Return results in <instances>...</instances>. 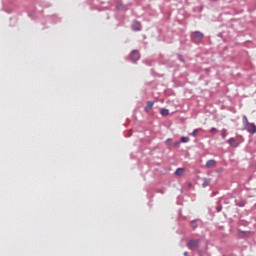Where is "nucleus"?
<instances>
[{"mask_svg": "<svg viewBox=\"0 0 256 256\" xmlns=\"http://www.w3.org/2000/svg\"><path fill=\"white\" fill-rule=\"evenodd\" d=\"M204 37L205 34H203L201 31H194L190 34V39L195 45H201Z\"/></svg>", "mask_w": 256, "mask_h": 256, "instance_id": "obj_1", "label": "nucleus"}, {"mask_svg": "<svg viewBox=\"0 0 256 256\" xmlns=\"http://www.w3.org/2000/svg\"><path fill=\"white\" fill-rule=\"evenodd\" d=\"M130 59L132 63H137V61L141 59V54L139 53V50H132L130 53Z\"/></svg>", "mask_w": 256, "mask_h": 256, "instance_id": "obj_2", "label": "nucleus"}, {"mask_svg": "<svg viewBox=\"0 0 256 256\" xmlns=\"http://www.w3.org/2000/svg\"><path fill=\"white\" fill-rule=\"evenodd\" d=\"M243 129L248 131V133H251V135H255V133H256V125H255V123H250L246 127H244Z\"/></svg>", "mask_w": 256, "mask_h": 256, "instance_id": "obj_3", "label": "nucleus"}, {"mask_svg": "<svg viewBox=\"0 0 256 256\" xmlns=\"http://www.w3.org/2000/svg\"><path fill=\"white\" fill-rule=\"evenodd\" d=\"M199 243H201V240H190L187 244L188 249H191L192 247H199Z\"/></svg>", "mask_w": 256, "mask_h": 256, "instance_id": "obj_4", "label": "nucleus"}, {"mask_svg": "<svg viewBox=\"0 0 256 256\" xmlns=\"http://www.w3.org/2000/svg\"><path fill=\"white\" fill-rule=\"evenodd\" d=\"M226 143H228V145H230V147H238L240 145L239 142H237V139L235 138H230L228 140H226Z\"/></svg>", "mask_w": 256, "mask_h": 256, "instance_id": "obj_5", "label": "nucleus"}, {"mask_svg": "<svg viewBox=\"0 0 256 256\" xmlns=\"http://www.w3.org/2000/svg\"><path fill=\"white\" fill-rule=\"evenodd\" d=\"M141 29H143V27L141 26V22L134 21L132 23V31H141Z\"/></svg>", "mask_w": 256, "mask_h": 256, "instance_id": "obj_6", "label": "nucleus"}, {"mask_svg": "<svg viewBox=\"0 0 256 256\" xmlns=\"http://www.w3.org/2000/svg\"><path fill=\"white\" fill-rule=\"evenodd\" d=\"M215 165H217V161H215V159H211L206 162L205 167L207 169H213Z\"/></svg>", "mask_w": 256, "mask_h": 256, "instance_id": "obj_7", "label": "nucleus"}, {"mask_svg": "<svg viewBox=\"0 0 256 256\" xmlns=\"http://www.w3.org/2000/svg\"><path fill=\"white\" fill-rule=\"evenodd\" d=\"M250 235V231L238 230V237H240L241 239H243V237H249Z\"/></svg>", "mask_w": 256, "mask_h": 256, "instance_id": "obj_8", "label": "nucleus"}, {"mask_svg": "<svg viewBox=\"0 0 256 256\" xmlns=\"http://www.w3.org/2000/svg\"><path fill=\"white\" fill-rule=\"evenodd\" d=\"M153 105H155V102L148 101L145 108H144V111H151L153 109Z\"/></svg>", "mask_w": 256, "mask_h": 256, "instance_id": "obj_9", "label": "nucleus"}, {"mask_svg": "<svg viewBox=\"0 0 256 256\" xmlns=\"http://www.w3.org/2000/svg\"><path fill=\"white\" fill-rule=\"evenodd\" d=\"M211 185V178H203L202 187L205 189V187H209Z\"/></svg>", "mask_w": 256, "mask_h": 256, "instance_id": "obj_10", "label": "nucleus"}, {"mask_svg": "<svg viewBox=\"0 0 256 256\" xmlns=\"http://www.w3.org/2000/svg\"><path fill=\"white\" fill-rule=\"evenodd\" d=\"M116 9H118V11H125V10H127V5H125L123 3H119V4H117Z\"/></svg>", "mask_w": 256, "mask_h": 256, "instance_id": "obj_11", "label": "nucleus"}, {"mask_svg": "<svg viewBox=\"0 0 256 256\" xmlns=\"http://www.w3.org/2000/svg\"><path fill=\"white\" fill-rule=\"evenodd\" d=\"M242 123H243V127H247L250 123H249V119L247 118V115H244L242 118Z\"/></svg>", "mask_w": 256, "mask_h": 256, "instance_id": "obj_12", "label": "nucleus"}, {"mask_svg": "<svg viewBox=\"0 0 256 256\" xmlns=\"http://www.w3.org/2000/svg\"><path fill=\"white\" fill-rule=\"evenodd\" d=\"M183 173H185V169H183V168H177L175 171V175H177L178 177H181V175H183Z\"/></svg>", "mask_w": 256, "mask_h": 256, "instance_id": "obj_13", "label": "nucleus"}, {"mask_svg": "<svg viewBox=\"0 0 256 256\" xmlns=\"http://www.w3.org/2000/svg\"><path fill=\"white\" fill-rule=\"evenodd\" d=\"M216 211H217V213H221V211H223V206L221 205V200L217 201Z\"/></svg>", "mask_w": 256, "mask_h": 256, "instance_id": "obj_14", "label": "nucleus"}, {"mask_svg": "<svg viewBox=\"0 0 256 256\" xmlns=\"http://www.w3.org/2000/svg\"><path fill=\"white\" fill-rule=\"evenodd\" d=\"M160 113L162 117H167V115H169V109L163 108Z\"/></svg>", "mask_w": 256, "mask_h": 256, "instance_id": "obj_15", "label": "nucleus"}, {"mask_svg": "<svg viewBox=\"0 0 256 256\" xmlns=\"http://www.w3.org/2000/svg\"><path fill=\"white\" fill-rule=\"evenodd\" d=\"M190 138L187 136H183L180 138V143H189Z\"/></svg>", "mask_w": 256, "mask_h": 256, "instance_id": "obj_16", "label": "nucleus"}, {"mask_svg": "<svg viewBox=\"0 0 256 256\" xmlns=\"http://www.w3.org/2000/svg\"><path fill=\"white\" fill-rule=\"evenodd\" d=\"M228 133H227V129H222V132H221V137L222 139H225L227 137Z\"/></svg>", "mask_w": 256, "mask_h": 256, "instance_id": "obj_17", "label": "nucleus"}, {"mask_svg": "<svg viewBox=\"0 0 256 256\" xmlns=\"http://www.w3.org/2000/svg\"><path fill=\"white\" fill-rule=\"evenodd\" d=\"M236 205H237V207H243L245 205V201H243V200L236 201Z\"/></svg>", "mask_w": 256, "mask_h": 256, "instance_id": "obj_18", "label": "nucleus"}, {"mask_svg": "<svg viewBox=\"0 0 256 256\" xmlns=\"http://www.w3.org/2000/svg\"><path fill=\"white\" fill-rule=\"evenodd\" d=\"M165 144L168 145V146L172 145L173 144V139H171V138L166 139Z\"/></svg>", "mask_w": 256, "mask_h": 256, "instance_id": "obj_19", "label": "nucleus"}, {"mask_svg": "<svg viewBox=\"0 0 256 256\" xmlns=\"http://www.w3.org/2000/svg\"><path fill=\"white\" fill-rule=\"evenodd\" d=\"M197 133H199V129H194L190 135H192V137H197Z\"/></svg>", "mask_w": 256, "mask_h": 256, "instance_id": "obj_20", "label": "nucleus"}, {"mask_svg": "<svg viewBox=\"0 0 256 256\" xmlns=\"http://www.w3.org/2000/svg\"><path fill=\"white\" fill-rule=\"evenodd\" d=\"M178 59L181 61V63H185V58H183V55L179 54Z\"/></svg>", "mask_w": 256, "mask_h": 256, "instance_id": "obj_21", "label": "nucleus"}, {"mask_svg": "<svg viewBox=\"0 0 256 256\" xmlns=\"http://www.w3.org/2000/svg\"><path fill=\"white\" fill-rule=\"evenodd\" d=\"M174 147L179 148L181 145V141H176L173 143Z\"/></svg>", "mask_w": 256, "mask_h": 256, "instance_id": "obj_22", "label": "nucleus"}, {"mask_svg": "<svg viewBox=\"0 0 256 256\" xmlns=\"http://www.w3.org/2000/svg\"><path fill=\"white\" fill-rule=\"evenodd\" d=\"M191 223H198L199 225H201V223H203L201 221V219H195V220H192Z\"/></svg>", "mask_w": 256, "mask_h": 256, "instance_id": "obj_23", "label": "nucleus"}, {"mask_svg": "<svg viewBox=\"0 0 256 256\" xmlns=\"http://www.w3.org/2000/svg\"><path fill=\"white\" fill-rule=\"evenodd\" d=\"M217 128H211L210 129V133H212L213 135H215V133H217Z\"/></svg>", "mask_w": 256, "mask_h": 256, "instance_id": "obj_24", "label": "nucleus"}, {"mask_svg": "<svg viewBox=\"0 0 256 256\" xmlns=\"http://www.w3.org/2000/svg\"><path fill=\"white\" fill-rule=\"evenodd\" d=\"M184 255L185 256H189V252H184Z\"/></svg>", "mask_w": 256, "mask_h": 256, "instance_id": "obj_25", "label": "nucleus"}, {"mask_svg": "<svg viewBox=\"0 0 256 256\" xmlns=\"http://www.w3.org/2000/svg\"><path fill=\"white\" fill-rule=\"evenodd\" d=\"M193 186V184H191V183H188V187H192Z\"/></svg>", "mask_w": 256, "mask_h": 256, "instance_id": "obj_26", "label": "nucleus"}, {"mask_svg": "<svg viewBox=\"0 0 256 256\" xmlns=\"http://www.w3.org/2000/svg\"><path fill=\"white\" fill-rule=\"evenodd\" d=\"M159 193H163V190H160Z\"/></svg>", "mask_w": 256, "mask_h": 256, "instance_id": "obj_27", "label": "nucleus"}, {"mask_svg": "<svg viewBox=\"0 0 256 256\" xmlns=\"http://www.w3.org/2000/svg\"><path fill=\"white\" fill-rule=\"evenodd\" d=\"M212 195H216V193H215V192H213V193H212Z\"/></svg>", "mask_w": 256, "mask_h": 256, "instance_id": "obj_28", "label": "nucleus"}]
</instances>
